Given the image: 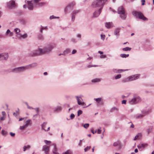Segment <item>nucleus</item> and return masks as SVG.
I'll return each mask as SVG.
<instances>
[{"instance_id":"1","label":"nucleus","mask_w":154,"mask_h":154,"mask_svg":"<svg viewBox=\"0 0 154 154\" xmlns=\"http://www.w3.org/2000/svg\"><path fill=\"white\" fill-rule=\"evenodd\" d=\"M54 47L53 45H50L45 47L43 49L39 48L38 49L31 51L28 54V56L30 57H33L48 53L51 51Z\"/></svg>"},{"instance_id":"2","label":"nucleus","mask_w":154,"mask_h":154,"mask_svg":"<svg viewBox=\"0 0 154 154\" xmlns=\"http://www.w3.org/2000/svg\"><path fill=\"white\" fill-rule=\"evenodd\" d=\"M107 0H94L91 7L94 8L102 10L105 2Z\"/></svg>"},{"instance_id":"3","label":"nucleus","mask_w":154,"mask_h":154,"mask_svg":"<svg viewBox=\"0 0 154 154\" xmlns=\"http://www.w3.org/2000/svg\"><path fill=\"white\" fill-rule=\"evenodd\" d=\"M132 14L136 17H138L140 19L144 21H147L148 19L145 17L143 14L141 12L136 11H133L132 12Z\"/></svg>"},{"instance_id":"4","label":"nucleus","mask_w":154,"mask_h":154,"mask_svg":"<svg viewBox=\"0 0 154 154\" xmlns=\"http://www.w3.org/2000/svg\"><path fill=\"white\" fill-rule=\"evenodd\" d=\"M141 101V99L138 95L134 94L133 98L129 100V103L131 104L134 105L140 102Z\"/></svg>"},{"instance_id":"5","label":"nucleus","mask_w":154,"mask_h":154,"mask_svg":"<svg viewBox=\"0 0 154 154\" xmlns=\"http://www.w3.org/2000/svg\"><path fill=\"white\" fill-rule=\"evenodd\" d=\"M17 6V4L15 3V1H11L7 3V7L11 9L16 8Z\"/></svg>"},{"instance_id":"6","label":"nucleus","mask_w":154,"mask_h":154,"mask_svg":"<svg viewBox=\"0 0 154 154\" xmlns=\"http://www.w3.org/2000/svg\"><path fill=\"white\" fill-rule=\"evenodd\" d=\"M28 70L26 65L22 66L14 69L13 71L16 72H23Z\"/></svg>"},{"instance_id":"7","label":"nucleus","mask_w":154,"mask_h":154,"mask_svg":"<svg viewBox=\"0 0 154 154\" xmlns=\"http://www.w3.org/2000/svg\"><path fill=\"white\" fill-rule=\"evenodd\" d=\"M8 54L7 53L0 54V60H6L8 58Z\"/></svg>"},{"instance_id":"8","label":"nucleus","mask_w":154,"mask_h":154,"mask_svg":"<svg viewBox=\"0 0 154 154\" xmlns=\"http://www.w3.org/2000/svg\"><path fill=\"white\" fill-rule=\"evenodd\" d=\"M147 112L143 111L140 114H137L135 116V117L136 119H139L143 117L147 113Z\"/></svg>"},{"instance_id":"9","label":"nucleus","mask_w":154,"mask_h":154,"mask_svg":"<svg viewBox=\"0 0 154 154\" xmlns=\"http://www.w3.org/2000/svg\"><path fill=\"white\" fill-rule=\"evenodd\" d=\"M140 76V75L137 74L130 76L129 77L130 81H134L138 79Z\"/></svg>"},{"instance_id":"10","label":"nucleus","mask_w":154,"mask_h":154,"mask_svg":"<svg viewBox=\"0 0 154 154\" xmlns=\"http://www.w3.org/2000/svg\"><path fill=\"white\" fill-rule=\"evenodd\" d=\"M75 97L77 100L78 103L79 105H83L84 104V102L81 101V100H83L81 97L76 96Z\"/></svg>"},{"instance_id":"11","label":"nucleus","mask_w":154,"mask_h":154,"mask_svg":"<svg viewBox=\"0 0 154 154\" xmlns=\"http://www.w3.org/2000/svg\"><path fill=\"white\" fill-rule=\"evenodd\" d=\"M75 5V3L74 2H72L69 4L64 9V11L65 13L67 12L68 9L69 8H71L73 7Z\"/></svg>"},{"instance_id":"12","label":"nucleus","mask_w":154,"mask_h":154,"mask_svg":"<svg viewBox=\"0 0 154 154\" xmlns=\"http://www.w3.org/2000/svg\"><path fill=\"white\" fill-rule=\"evenodd\" d=\"M147 144L146 143H140L137 146L139 150H141L142 149L147 146Z\"/></svg>"},{"instance_id":"13","label":"nucleus","mask_w":154,"mask_h":154,"mask_svg":"<svg viewBox=\"0 0 154 154\" xmlns=\"http://www.w3.org/2000/svg\"><path fill=\"white\" fill-rule=\"evenodd\" d=\"M97 11H95L93 14V17H98L101 12L102 10L97 9Z\"/></svg>"},{"instance_id":"14","label":"nucleus","mask_w":154,"mask_h":154,"mask_svg":"<svg viewBox=\"0 0 154 154\" xmlns=\"http://www.w3.org/2000/svg\"><path fill=\"white\" fill-rule=\"evenodd\" d=\"M38 65L37 63H34L26 65L28 69H31L32 68H34L36 66Z\"/></svg>"},{"instance_id":"15","label":"nucleus","mask_w":154,"mask_h":154,"mask_svg":"<svg viewBox=\"0 0 154 154\" xmlns=\"http://www.w3.org/2000/svg\"><path fill=\"white\" fill-rule=\"evenodd\" d=\"M125 12V8L122 6H121L119 7L117 10L118 13L119 14Z\"/></svg>"},{"instance_id":"16","label":"nucleus","mask_w":154,"mask_h":154,"mask_svg":"<svg viewBox=\"0 0 154 154\" xmlns=\"http://www.w3.org/2000/svg\"><path fill=\"white\" fill-rule=\"evenodd\" d=\"M51 145L53 146V149L52 150L53 153L55 154H58V153L57 152V149L56 144L55 143H53Z\"/></svg>"},{"instance_id":"17","label":"nucleus","mask_w":154,"mask_h":154,"mask_svg":"<svg viewBox=\"0 0 154 154\" xmlns=\"http://www.w3.org/2000/svg\"><path fill=\"white\" fill-rule=\"evenodd\" d=\"M28 3V9L29 10H32L33 9V6L32 3V1H27Z\"/></svg>"},{"instance_id":"18","label":"nucleus","mask_w":154,"mask_h":154,"mask_svg":"<svg viewBox=\"0 0 154 154\" xmlns=\"http://www.w3.org/2000/svg\"><path fill=\"white\" fill-rule=\"evenodd\" d=\"M42 149L45 152V154H48L49 148L48 146L46 145H44L43 146Z\"/></svg>"},{"instance_id":"19","label":"nucleus","mask_w":154,"mask_h":154,"mask_svg":"<svg viewBox=\"0 0 154 154\" xmlns=\"http://www.w3.org/2000/svg\"><path fill=\"white\" fill-rule=\"evenodd\" d=\"M113 146H118L119 149H120L121 148L122 145L121 142L119 141H117L114 142L113 144Z\"/></svg>"},{"instance_id":"20","label":"nucleus","mask_w":154,"mask_h":154,"mask_svg":"<svg viewBox=\"0 0 154 154\" xmlns=\"http://www.w3.org/2000/svg\"><path fill=\"white\" fill-rule=\"evenodd\" d=\"M120 17L122 20H125L127 17V15L125 14V12L122 13L120 14H119Z\"/></svg>"},{"instance_id":"21","label":"nucleus","mask_w":154,"mask_h":154,"mask_svg":"<svg viewBox=\"0 0 154 154\" xmlns=\"http://www.w3.org/2000/svg\"><path fill=\"white\" fill-rule=\"evenodd\" d=\"M142 137V134L141 133H138L134 137V140H136L137 139H140Z\"/></svg>"},{"instance_id":"22","label":"nucleus","mask_w":154,"mask_h":154,"mask_svg":"<svg viewBox=\"0 0 154 154\" xmlns=\"http://www.w3.org/2000/svg\"><path fill=\"white\" fill-rule=\"evenodd\" d=\"M105 26L107 28H110L112 27V23L110 22H106L105 24Z\"/></svg>"},{"instance_id":"23","label":"nucleus","mask_w":154,"mask_h":154,"mask_svg":"<svg viewBox=\"0 0 154 154\" xmlns=\"http://www.w3.org/2000/svg\"><path fill=\"white\" fill-rule=\"evenodd\" d=\"M119 111L118 108L116 107H113L110 110V112H118Z\"/></svg>"},{"instance_id":"24","label":"nucleus","mask_w":154,"mask_h":154,"mask_svg":"<svg viewBox=\"0 0 154 154\" xmlns=\"http://www.w3.org/2000/svg\"><path fill=\"white\" fill-rule=\"evenodd\" d=\"M153 129V126H150L147 129V132L148 134H149L151 132L152 130Z\"/></svg>"},{"instance_id":"25","label":"nucleus","mask_w":154,"mask_h":154,"mask_svg":"<svg viewBox=\"0 0 154 154\" xmlns=\"http://www.w3.org/2000/svg\"><path fill=\"white\" fill-rule=\"evenodd\" d=\"M19 36L20 38L24 39L27 37V35L26 33H24L23 34H22V33H20V34Z\"/></svg>"},{"instance_id":"26","label":"nucleus","mask_w":154,"mask_h":154,"mask_svg":"<svg viewBox=\"0 0 154 154\" xmlns=\"http://www.w3.org/2000/svg\"><path fill=\"white\" fill-rule=\"evenodd\" d=\"M70 52L71 50L70 49L67 48L63 51V54L65 55L69 53Z\"/></svg>"},{"instance_id":"27","label":"nucleus","mask_w":154,"mask_h":154,"mask_svg":"<svg viewBox=\"0 0 154 154\" xmlns=\"http://www.w3.org/2000/svg\"><path fill=\"white\" fill-rule=\"evenodd\" d=\"M14 31L16 32V34L20 35V29L18 28H16L14 29Z\"/></svg>"},{"instance_id":"28","label":"nucleus","mask_w":154,"mask_h":154,"mask_svg":"<svg viewBox=\"0 0 154 154\" xmlns=\"http://www.w3.org/2000/svg\"><path fill=\"white\" fill-rule=\"evenodd\" d=\"M100 81V79L99 78H96L94 79H93L91 80V82H92L95 83L97 82H99Z\"/></svg>"},{"instance_id":"29","label":"nucleus","mask_w":154,"mask_h":154,"mask_svg":"<svg viewBox=\"0 0 154 154\" xmlns=\"http://www.w3.org/2000/svg\"><path fill=\"white\" fill-rule=\"evenodd\" d=\"M128 69H125V70H123V69H112V71H113L114 72H116V73H119V72H119V71H126V70H127Z\"/></svg>"},{"instance_id":"30","label":"nucleus","mask_w":154,"mask_h":154,"mask_svg":"<svg viewBox=\"0 0 154 154\" xmlns=\"http://www.w3.org/2000/svg\"><path fill=\"white\" fill-rule=\"evenodd\" d=\"M120 28H118L116 29L114 31V34L115 35H119V33L120 32Z\"/></svg>"},{"instance_id":"31","label":"nucleus","mask_w":154,"mask_h":154,"mask_svg":"<svg viewBox=\"0 0 154 154\" xmlns=\"http://www.w3.org/2000/svg\"><path fill=\"white\" fill-rule=\"evenodd\" d=\"M130 81L129 77H128L127 78L125 79L122 80V82L123 83H125L128 82Z\"/></svg>"},{"instance_id":"32","label":"nucleus","mask_w":154,"mask_h":154,"mask_svg":"<svg viewBox=\"0 0 154 154\" xmlns=\"http://www.w3.org/2000/svg\"><path fill=\"white\" fill-rule=\"evenodd\" d=\"M6 34L7 35H9L10 36H12L13 35V33L11 32L10 30L9 29L7 30L6 32Z\"/></svg>"},{"instance_id":"33","label":"nucleus","mask_w":154,"mask_h":154,"mask_svg":"<svg viewBox=\"0 0 154 154\" xmlns=\"http://www.w3.org/2000/svg\"><path fill=\"white\" fill-rule=\"evenodd\" d=\"M32 123V121L30 119H29L26 121V124L25 125H27V127H28L29 125H31Z\"/></svg>"},{"instance_id":"34","label":"nucleus","mask_w":154,"mask_h":154,"mask_svg":"<svg viewBox=\"0 0 154 154\" xmlns=\"http://www.w3.org/2000/svg\"><path fill=\"white\" fill-rule=\"evenodd\" d=\"M30 147L31 146L29 145L24 146L23 147V151H25L27 149H29Z\"/></svg>"},{"instance_id":"35","label":"nucleus","mask_w":154,"mask_h":154,"mask_svg":"<svg viewBox=\"0 0 154 154\" xmlns=\"http://www.w3.org/2000/svg\"><path fill=\"white\" fill-rule=\"evenodd\" d=\"M80 10H76L74 11L72 13V14L75 16L77 14H78V13H79L80 12Z\"/></svg>"},{"instance_id":"36","label":"nucleus","mask_w":154,"mask_h":154,"mask_svg":"<svg viewBox=\"0 0 154 154\" xmlns=\"http://www.w3.org/2000/svg\"><path fill=\"white\" fill-rule=\"evenodd\" d=\"M129 54H121L120 55V56L122 58H126L129 56Z\"/></svg>"},{"instance_id":"37","label":"nucleus","mask_w":154,"mask_h":154,"mask_svg":"<svg viewBox=\"0 0 154 154\" xmlns=\"http://www.w3.org/2000/svg\"><path fill=\"white\" fill-rule=\"evenodd\" d=\"M41 0H32V2L34 3L35 5H37L38 4V3Z\"/></svg>"},{"instance_id":"38","label":"nucleus","mask_w":154,"mask_h":154,"mask_svg":"<svg viewBox=\"0 0 154 154\" xmlns=\"http://www.w3.org/2000/svg\"><path fill=\"white\" fill-rule=\"evenodd\" d=\"M131 49V48L128 47H126L125 48H124L122 49V50L125 51H130Z\"/></svg>"},{"instance_id":"39","label":"nucleus","mask_w":154,"mask_h":154,"mask_svg":"<svg viewBox=\"0 0 154 154\" xmlns=\"http://www.w3.org/2000/svg\"><path fill=\"white\" fill-rule=\"evenodd\" d=\"M61 109L62 108L61 106H58L55 109L54 111L55 112L59 111L61 110Z\"/></svg>"},{"instance_id":"40","label":"nucleus","mask_w":154,"mask_h":154,"mask_svg":"<svg viewBox=\"0 0 154 154\" xmlns=\"http://www.w3.org/2000/svg\"><path fill=\"white\" fill-rule=\"evenodd\" d=\"M27 125H24L22 126H20V129L21 130H23L24 128H27Z\"/></svg>"},{"instance_id":"41","label":"nucleus","mask_w":154,"mask_h":154,"mask_svg":"<svg viewBox=\"0 0 154 154\" xmlns=\"http://www.w3.org/2000/svg\"><path fill=\"white\" fill-rule=\"evenodd\" d=\"M25 103L27 106V107L28 109H34V108H33L32 107L29 106V105L27 102H25Z\"/></svg>"},{"instance_id":"42","label":"nucleus","mask_w":154,"mask_h":154,"mask_svg":"<svg viewBox=\"0 0 154 154\" xmlns=\"http://www.w3.org/2000/svg\"><path fill=\"white\" fill-rule=\"evenodd\" d=\"M59 17H56L53 15L50 16L49 17V19L50 20H52V19H56V18L59 19Z\"/></svg>"},{"instance_id":"43","label":"nucleus","mask_w":154,"mask_h":154,"mask_svg":"<svg viewBox=\"0 0 154 154\" xmlns=\"http://www.w3.org/2000/svg\"><path fill=\"white\" fill-rule=\"evenodd\" d=\"M94 100H95L97 103H99L101 101L102 99L101 98H98L96 99L94 98Z\"/></svg>"},{"instance_id":"44","label":"nucleus","mask_w":154,"mask_h":154,"mask_svg":"<svg viewBox=\"0 0 154 154\" xmlns=\"http://www.w3.org/2000/svg\"><path fill=\"white\" fill-rule=\"evenodd\" d=\"M91 148V146H87L84 149V151L85 152H86L88 150H89Z\"/></svg>"},{"instance_id":"45","label":"nucleus","mask_w":154,"mask_h":154,"mask_svg":"<svg viewBox=\"0 0 154 154\" xmlns=\"http://www.w3.org/2000/svg\"><path fill=\"white\" fill-rule=\"evenodd\" d=\"M45 3L41 2L39 3L37 5H38V6H42L45 5Z\"/></svg>"},{"instance_id":"46","label":"nucleus","mask_w":154,"mask_h":154,"mask_svg":"<svg viewBox=\"0 0 154 154\" xmlns=\"http://www.w3.org/2000/svg\"><path fill=\"white\" fill-rule=\"evenodd\" d=\"M62 154H71V151L69 150L64 152Z\"/></svg>"},{"instance_id":"47","label":"nucleus","mask_w":154,"mask_h":154,"mask_svg":"<svg viewBox=\"0 0 154 154\" xmlns=\"http://www.w3.org/2000/svg\"><path fill=\"white\" fill-rule=\"evenodd\" d=\"M121 77V74H118L115 77V79H118L120 78Z\"/></svg>"},{"instance_id":"48","label":"nucleus","mask_w":154,"mask_h":154,"mask_svg":"<svg viewBox=\"0 0 154 154\" xmlns=\"http://www.w3.org/2000/svg\"><path fill=\"white\" fill-rule=\"evenodd\" d=\"M82 111L81 110H79L78 111V116H79L80 115L82 114Z\"/></svg>"},{"instance_id":"49","label":"nucleus","mask_w":154,"mask_h":154,"mask_svg":"<svg viewBox=\"0 0 154 154\" xmlns=\"http://www.w3.org/2000/svg\"><path fill=\"white\" fill-rule=\"evenodd\" d=\"M45 143L47 145H48L51 143V142L50 141H48V140H45Z\"/></svg>"},{"instance_id":"50","label":"nucleus","mask_w":154,"mask_h":154,"mask_svg":"<svg viewBox=\"0 0 154 154\" xmlns=\"http://www.w3.org/2000/svg\"><path fill=\"white\" fill-rule=\"evenodd\" d=\"M89 124L88 123H86L84 125V127L85 128H87L89 126Z\"/></svg>"},{"instance_id":"51","label":"nucleus","mask_w":154,"mask_h":154,"mask_svg":"<svg viewBox=\"0 0 154 154\" xmlns=\"http://www.w3.org/2000/svg\"><path fill=\"white\" fill-rule=\"evenodd\" d=\"M7 132L6 131H5V130H2V134L3 135H7Z\"/></svg>"},{"instance_id":"52","label":"nucleus","mask_w":154,"mask_h":154,"mask_svg":"<svg viewBox=\"0 0 154 154\" xmlns=\"http://www.w3.org/2000/svg\"><path fill=\"white\" fill-rule=\"evenodd\" d=\"M98 134H100L101 132V127H100L99 129L97 131Z\"/></svg>"},{"instance_id":"53","label":"nucleus","mask_w":154,"mask_h":154,"mask_svg":"<svg viewBox=\"0 0 154 154\" xmlns=\"http://www.w3.org/2000/svg\"><path fill=\"white\" fill-rule=\"evenodd\" d=\"M101 39L104 40L105 38V35H101Z\"/></svg>"},{"instance_id":"54","label":"nucleus","mask_w":154,"mask_h":154,"mask_svg":"<svg viewBox=\"0 0 154 154\" xmlns=\"http://www.w3.org/2000/svg\"><path fill=\"white\" fill-rule=\"evenodd\" d=\"M75 117V115L73 113H71L70 116V118L71 119H73Z\"/></svg>"},{"instance_id":"55","label":"nucleus","mask_w":154,"mask_h":154,"mask_svg":"<svg viewBox=\"0 0 154 154\" xmlns=\"http://www.w3.org/2000/svg\"><path fill=\"white\" fill-rule=\"evenodd\" d=\"M75 16L72 14V20L73 22L75 20Z\"/></svg>"},{"instance_id":"56","label":"nucleus","mask_w":154,"mask_h":154,"mask_svg":"<svg viewBox=\"0 0 154 154\" xmlns=\"http://www.w3.org/2000/svg\"><path fill=\"white\" fill-rule=\"evenodd\" d=\"M106 57V56L105 55H102L100 56V58H105Z\"/></svg>"},{"instance_id":"57","label":"nucleus","mask_w":154,"mask_h":154,"mask_svg":"<svg viewBox=\"0 0 154 154\" xmlns=\"http://www.w3.org/2000/svg\"><path fill=\"white\" fill-rule=\"evenodd\" d=\"M34 109H35L37 113H38L39 112V109L38 108H34Z\"/></svg>"},{"instance_id":"58","label":"nucleus","mask_w":154,"mask_h":154,"mask_svg":"<svg viewBox=\"0 0 154 154\" xmlns=\"http://www.w3.org/2000/svg\"><path fill=\"white\" fill-rule=\"evenodd\" d=\"M128 123L129 124H131V125L130 126V128H134V125L132 124V122H129Z\"/></svg>"},{"instance_id":"59","label":"nucleus","mask_w":154,"mask_h":154,"mask_svg":"<svg viewBox=\"0 0 154 154\" xmlns=\"http://www.w3.org/2000/svg\"><path fill=\"white\" fill-rule=\"evenodd\" d=\"M77 52V51L75 49H74L72 51V54H75Z\"/></svg>"},{"instance_id":"60","label":"nucleus","mask_w":154,"mask_h":154,"mask_svg":"<svg viewBox=\"0 0 154 154\" xmlns=\"http://www.w3.org/2000/svg\"><path fill=\"white\" fill-rule=\"evenodd\" d=\"M10 134L12 137L14 136L15 135V134L14 133H13L12 132H10Z\"/></svg>"},{"instance_id":"61","label":"nucleus","mask_w":154,"mask_h":154,"mask_svg":"<svg viewBox=\"0 0 154 154\" xmlns=\"http://www.w3.org/2000/svg\"><path fill=\"white\" fill-rule=\"evenodd\" d=\"M126 100H123L122 101V103L125 104H126Z\"/></svg>"},{"instance_id":"62","label":"nucleus","mask_w":154,"mask_h":154,"mask_svg":"<svg viewBox=\"0 0 154 154\" xmlns=\"http://www.w3.org/2000/svg\"><path fill=\"white\" fill-rule=\"evenodd\" d=\"M91 131L93 134H94L97 132V131L95 130V131H93V129H92L91 130Z\"/></svg>"},{"instance_id":"63","label":"nucleus","mask_w":154,"mask_h":154,"mask_svg":"<svg viewBox=\"0 0 154 154\" xmlns=\"http://www.w3.org/2000/svg\"><path fill=\"white\" fill-rule=\"evenodd\" d=\"M41 27H42V28L40 29V32H42V30L44 29V28L43 27V26L41 25Z\"/></svg>"},{"instance_id":"64","label":"nucleus","mask_w":154,"mask_h":154,"mask_svg":"<svg viewBox=\"0 0 154 154\" xmlns=\"http://www.w3.org/2000/svg\"><path fill=\"white\" fill-rule=\"evenodd\" d=\"M82 141V140H80L79 141V142L78 144V145L80 146H82V143H81Z\"/></svg>"}]
</instances>
